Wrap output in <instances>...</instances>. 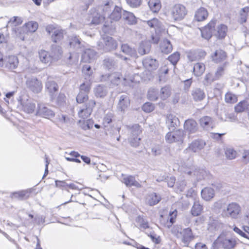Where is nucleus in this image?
<instances>
[{
	"instance_id": "5701e85b",
	"label": "nucleus",
	"mask_w": 249,
	"mask_h": 249,
	"mask_svg": "<svg viewBox=\"0 0 249 249\" xmlns=\"http://www.w3.org/2000/svg\"><path fill=\"white\" fill-rule=\"evenodd\" d=\"M143 66L148 71H153L158 67V62L155 59L151 57H146L142 61Z\"/></svg>"
},
{
	"instance_id": "774afa93",
	"label": "nucleus",
	"mask_w": 249,
	"mask_h": 249,
	"mask_svg": "<svg viewBox=\"0 0 249 249\" xmlns=\"http://www.w3.org/2000/svg\"><path fill=\"white\" fill-rule=\"evenodd\" d=\"M225 101L228 103H234L236 102L237 98L235 95L231 93H227L225 95Z\"/></svg>"
},
{
	"instance_id": "3c124183",
	"label": "nucleus",
	"mask_w": 249,
	"mask_h": 249,
	"mask_svg": "<svg viewBox=\"0 0 249 249\" xmlns=\"http://www.w3.org/2000/svg\"><path fill=\"white\" fill-rule=\"evenodd\" d=\"M224 150L225 156L227 159L232 160L236 157L237 152L233 148L227 147L224 149Z\"/></svg>"
},
{
	"instance_id": "7ed1b4c3",
	"label": "nucleus",
	"mask_w": 249,
	"mask_h": 249,
	"mask_svg": "<svg viewBox=\"0 0 249 249\" xmlns=\"http://www.w3.org/2000/svg\"><path fill=\"white\" fill-rule=\"evenodd\" d=\"M171 13L172 18L174 20H181L186 15L187 10L184 5L177 4L171 8Z\"/></svg>"
},
{
	"instance_id": "cd10ccee",
	"label": "nucleus",
	"mask_w": 249,
	"mask_h": 249,
	"mask_svg": "<svg viewBox=\"0 0 249 249\" xmlns=\"http://www.w3.org/2000/svg\"><path fill=\"white\" fill-rule=\"evenodd\" d=\"M184 127L186 131L193 133L197 130V124L194 120L188 119L185 122Z\"/></svg>"
},
{
	"instance_id": "58836bf2",
	"label": "nucleus",
	"mask_w": 249,
	"mask_h": 249,
	"mask_svg": "<svg viewBox=\"0 0 249 249\" xmlns=\"http://www.w3.org/2000/svg\"><path fill=\"white\" fill-rule=\"evenodd\" d=\"M122 9L118 6H114L113 11L111 13L109 18L114 21H118L122 17Z\"/></svg>"
},
{
	"instance_id": "9d476101",
	"label": "nucleus",
	"mask_w": 249,
	"mask_h": 249,
	"mask_svg": "<svg viewBox=\"0 0 249 249\" xmlns=\"http://www.w3.org/2000/svg\"><path fill=\"white\" fill-rule=\"evenodd\" d=\"M36 115L46 119H50L55 116V113L52 109L43 104H38Z\"/></svg>"
},
{
	"instance_id": "a18cd8bd",
	"label": "nucleus",
	"mask_w": 249,
	"mask_h": 249,
	"mask_svg": "<svg viewBox=\"0 0 249 249\" xmlns=\"http://www.w3.org/2000/svg\"><path fill=\"white\" fill-rule=\"evenodd\" d=\"M116 65V61L112 58L107 57L103 60V65L104 68L111 70Z\"/></svg>"
},
{
	"instance_id": "de8ad7c7",
	"label": "nucleus",
	"mask_w": 249,
	"mask_h": 249,
	"mask_svg": "<svg viewBox=\"0 0 249 249\" xmlns=\"http://www.w3.org/2000/svg\"><path fill=\"white\" fill-rule=\"evenodd\" d=\"M150 50V45L147 42H142L138 48V53L142 55L148 53Z\"/></svg>"
},
{
	"instance_id": "338daca9",
	"label": "nucleus",
	"mask_w": 249,
	"mask_h": 249,
	"mask_svg": "<svg viewBox=\"0 0 249 249\" xmlns=\"http://www.w3.org/2000/svg\"><path fill=\"white\" fill-rule=\"evenodd\" d=\"M68 63L71 65L76 64L78 61V56L76 53H70L67 58Z\"/></svg>"
},
{
	"instance_id": "c756f323",
	"label": "nucleus",
	"mask_w": 249,
	"mask_h": 249,
	"mask_svg": "<svg viewBox=\"0 0 249 249\" xmlns=\"http://www.w3.org/2000/svg\"><path fill=\"white\" fill-rule=\"evenodd\" d=\"M123 19L129 25H133L136 23L137 19L134 14L126 11H123L122 14Z\"/></svg>"
},
{
	"instance_id": "6ab92c4d",
	"label": "nucleus",
	"mask_w": 249,
	"mask_h": 249,
	"mask_svg": "<svg viewBox=\"0 0 249 249\" xmlns=\"http://www.w3.org/2000/svg\"><path fill=\"white\" fill-rule=\"evenodd\" d=\"M18 63V57L14 55L9 56L6 57L4 60L5 67L10 70H13L17 68Z\"/></svg>"
},
{
	"instance_id": "f03ea898",
	"label": "nucleus",
	"mask_w": 249,
	"mask_h": 249,
	"mask_svg": "<svg viewBox=\"0 0 249 249\" xmlns=\"http://www.w3.org/2000/svg\"><path fill=\"white\" fill-rule=\"evenodd\" d=\"M129 131L130 135L129 142L131 145L133 147L138 146L141 140L140 135L142 132V128L139 124H135L129 127Z\"/></svg>"
},
{
	"instance_id": "1a4fd4ad",
	"label": "nucleus",
	"mask_w": 249,
	"mask_h": 249,
	"mask_svg": "<svg viewBox=\"0 0 249 249\" xmlns=\"http://www.w3.org/2000/svg\"><path fill=\"white\" fill-rule=\"evenodd\" d=\"M183 136V131L178 130L173 133H168L165 136V140L168 143H172L174 142H182Z\"/></svg>"
},
{
	"instance_id": "c9c22d12",
	"label": "nucleus",
	"mask_w": 249,
	"mask_h": 249,
	"mask_svg": "<svg viewBox=\"0 0 249 249\" xmlns=\"http://www.w3.org/2000/svg\"><path fill=\"white\" fill-rule=\"evenodd\" d=\"M201 194L202 198L206 201H209L213 197L214 191L211 188L206 187L202 190Z\"/></svg>"
},
{
	"instance_id": "f257e3e1",
	"label": "nucleus",
	"mask_w": 249,
	"mask_h": 249,
	"mask_svg": "<svg viewBox=\"0 0 249 249\" xmlns=\"http://www.w3.org/2000/svg\"><path fill=\"white\" fill-rule=\"evenodd\" d=\"M98 46L99 50L108 52L116 49L117 43L112 37L102 35V37L98 42Z\"/></svg>"
},
{
	"instance_id": "603ef678",
	"label": "nucleus",
	"mask_w": 249,
	"mask_h": 249,
	"mask_svg": "<svg viewBox=\"0 0 249 249\" xmlns=\"http://www.w3.org/2000/svg\"><path fill=\"white\" fill-rule=\"evenodd\" d=\"M171 89L168 86H165L160 89V96L162 100H165L168 98L171 95Z\"/></svg>"
},
{
	"instance_id": "423d86ee",
	"label": "nucleus",
	"mask_w": 249,
	"mask_h": 249,
	"mask_svg": "<svg viewBox=\"0 0 249 249\" xmlns=\"http://www.w3.org/2000/svg\"><path fill=\"white\" fill-rule=\"evenodd\" d=\"M35 190V188H31L26 190L14 192L11 193L10 197L13 199L20 201L26 200L30 197L31 194L33 193Z\"/></svg>"
},
{
	"instance_id": "79ce46f5",
	"label": "nucleus",
	"mask_w": 249,
	"mask_h": 249,
	"mask_svg": "<svg viewBox=\"0 0 249 249\" xmlns=\"http://www.w3.org/2000/svg\"><path fill=\"white\" fill-rule=\"evenodd\" d=\"M227 27L223 24H221L217 27V30H215L214 36L218 38H223L226 36Z\"/></svg>"
},
{
	"instance_id": "412c9836",
	"label": "nucleus",
	"mask_w": 249,
	"mask_h": 249,
	"mask_svg": "<svg viewBox=\"0 0 249 249\" xmlns=\"http://www.w3.org/2000/svg\"><path fill=\"white\" fill-rule=\"evenodd\" d=\"M38 55L39 60L42 63L49 65L53 61H54L50 53L45 50H40L38 52Z\"/></svg>"
},
{
	"instance_id": "dca6fc26",
	"label": "nucleus",
	"mask_w": 249,
	"mask_h": 249,
	"mask_svg": "<svg viewBox=\"0 0 249 249\" xmlns=\"http://www.w3.org/2000/svg\"><path fill=\"white\" fill-rule=\"evenodd\" d=\"M166 123L170 130H174L179 126L180 122L178 117L173 114H170L166 117Z\"/></svg>"
},
{
	"instance_id": "2eb2a0df",
	"label": "nucleus",
	"mask_w": 249,
	"mask_h": 249,
	"mask_svg": "<svg viewBox=\"0 0 249 249\" xmlns=\"http://www.w3.org/2000/svg\"><path fill=\"white\" fill-rule=\"evenodd\" d=\"M45 88L51 96V101L54 99V93L58 90V86L54 81L50 78L47 79L45 84Z\"/></svg>"
},
{
	"instance_id": "72a5a7b5",
	"label": "nucleus",
	"mask_w": 249,
	"mask_h": 249,
	"mask_svg": "<svg viewBox=\"0 0 249 249\" xmlns=\"http://www.w3.org/2000/svg\"><path fill=\"white\" fill-rule=\"evenodd\" d=\"M114 5L113 2L111 0L107 1L101 9H99V11L101 10L103 11L102 15L106 18H108L111 14V8H114Z\"/></svg>"
},
{
	"instance_id": "09e8293b",
	"label": "nucleus",
	"mask_w": 249,
	"mask_h": 249,
	"mask_svg": "<svg viewBox=\"0 0 249 249\" xmlns=\"http://www.w3.org/2000/svg\"><path fill=\"white\" fill-rule=\"evenodd\" d=\"M121 74L118 72H114L110 73L109 82L114 86L119 85L121 81Z\"/></svg>"
},
{
	"instance_id": "b1692460",
	"label": "nucleus",
	"mask_w": 249,
	"mask_h": 249,
	"mask_svg": "<svg viewBox=\"0 0 249 249\" xmlns=\"http://www.w3.org/2000/svg\"><path fill=\"white\" fill-rule=\"evenodd\" d=\"M205 145V142L203 140L195 141L190 144L186 150H191L193 152H196L202 149Z\"/></svg>"
},
{
	"instance_id": "4d7b16f0",
	"label": "nucleus",
	"mask_w": 249,
	"mask_h": 249,
	"mask_svg": "<svg viewBox=\"0 0 249 249\" xmlns=\"http://www.w3.org/2000/svg\"><path fill=\"white\" fill-rule=\"evenodd\" d=\"M248 102L246 101H243L240 102L235 107L234 109L235 112L240 113L246 111L247 106Z\"/></svg>"
},
{
	"instance_id": "2f4dec72",
	"label": "nucleus",
	"mask_w": 249,
	"mask_h": 249,
	"mask_svg": "<svg viewBox=\"0 0 249 249\" xmlns=\"http://www.w3.org/2000/svg\"><path fill=\"white\" fill-rule=\"evenodd\" d=\"M122 51L125 54L131 57L136 58L138 57L136 50L127 44H123L121 46Z\"/></svg>"
},
{
	"instance_id": "6e6d98bb",
	"label": "nucleus",
	"mask_w": 249,
	"mask_h": 249,
	"mask_svg": "<svg viewBox=\"0 0 249 249\" xmlns=\"http://www.w3.org/2000/svg\"><path fill=\"white\" fill-rule=\"evenodd\" d=\"M165 180L167 182V184L169 187H172L174 186L176 178L174 177H170L169 178L168 177H162L157 179L158 182H160Z\"/></svg>"
},
{
	"instance_id": "39448f33",
	"label": "nucleus",
	"mask_w": 249,
	"mask_h": 249,
	"mask_svg": "<svg viewBox=\"0 0 249 249\" xmlns=\"http://www.w3.org/2000/svg\"><path fill=\"white\" fill-rule=\"evenodd\" d=\"M26 85L29 89L36 93L40 92L42 89L41 82L35 77L28 78Z\"/></svg>"
},
{
	"instance_id": "4c0bfd02",
	"label": "nucleus",
	"mask_w": 249,
	"mask_h": 249,
	"mask_svg": "<svg viewBox=\"0 0 249 249\" xmlns=\"http://www.w3.org/2000/svg\"><path fill=\"white\" fill-rule=\"evenodd\" d=\"M249 12V7L248 6L242 8L239 13L238 21L243 24L247 21V17Z\"/></svg>"
},
{
	"instance_id": "5fc2aeb1",
	"label": "nucleus",
	"mask_w": 249,
	"mask_h": 249,
	"mask_svg": "<svg viewBox=\"0 0 249 249\" xmlns=\"http://www.w3.org/2000/svg\"><path fill=\"white\" fill-rule=\"evenodd\" d=\"M106 18L103 15H100L97 12H94L93 14L92 19L91 23L93 24H98L103 21Z\"/></svg>"
},
{
	"instance_id": "13d9d810",
	"label": "nucleus",
	"mask_w": 249,
	"mask_h": 249,
	"mask_svg": "<svg viewBox=\"0 0 249 249\" xmlns=\"http://www.w3.org/2000/svg\"><path fill=\"white\" fill-rule=\"evenodd\" d=\"M158 91L155 89H150L148 90L147 96L152 101H156L159 98Z\"/></svg>"
},
{
	"instance_id": "680f3d73",
	"label": "nucleus",
	"mask_w": 249,
	"mask_h": 249,
	"mask_svg": "<svg viewBox=\"0 0 249 249\" xmlns=\"http://www.w3.org/2000/svg\"><path fill=\"white\" fill-rule=\"evenodd\" d=\"M216 80H217V79L215 75L208 73L205 76L204 83L205 85H209Z\"/></svg>"
},
{
	"instance_id": "052dcab7",
	"label": "nucleus",
	"mask_w": 249,
	"mask_h": 249,
	"mask_svg": "<svg viewBox=\"0 0 249 249\" xmlns=\"http://www.w3.org/2000/svg\"><path fill=\"white\" fill-rule=\"evenodd\" d=\"M22 21L21 18L15 16L10 18L8 22V25L12 26H17L20 25L22 23Z\"/></svg>"
},
{
	"instance_id": "4468645a",
	"label": "nucleus",
	"mask_w": 249,
	"mask_h": 249,
	"mask_svg": "<svg viewBox=\"0 0 249 249\" xmlns=\"http://www.w3.org/2000/svg\"><path fill=\"white\" fill-rule=\"evenodd\" d=\"M46 31L50 34L51 32L53 33L51 36L52 40L54 42H58L61 40L65 34V31L62 30L54 29L53 31L50 26H47L46 27Z\"/></svg>"
},
{
	"instance_id": "e433bc0d",
	"label": "nucleus",
	"mask_w": 249,
	"mask_h": 249,
	"mask_svg": "<svg viewBox=\"0 0 249 249\" xmlns=\"http://www.w3.org/2000/svg\"><path fill=\"white\" fill-rule=\"evenodd\" d=\"M208 16V12L206 9L200 7L196 12L195 18L198 21H203L207 18Z\"/></svg>"
},
{
	"instance_id": "8fccbe9b",
	"label": "nucleus",
	"mask_w": 249,
	"mask_h": 249,
	"mask_svg": "<svg viewBox=\"0 0 249 249\" xmlns=\"http://www.w3.org/2000/svg\"><path fill=\"white\" fill-rule=\"evenodd\" d=\"M14 30L15 32L16 36L21 40H24L25 35L27 33L26 27L24 25L22 27L18 28H15Z\"/></svg>"
},
{
	"instance_id": "e2e57ef3",
	"label": "nucleus",
	"mask_w": 249,
	"mask_h": 249,
	"mask_svg": "<svg viewBox=\"0 0 249 249\" xmlns=\"http://www.w3.org/2000/svg\"><path fill=\"white\" fill-rule=\"evenodd\" d=\"M52 101L55 102L57 106H62L65 102V96L63 93H59L58 96L56 98L54 97V99Z\"/></svg>"
},
{
	"instance_id": "7c9ffc66",
	"label": "nucleus",
	"mask_w": 249,
	"mask_h": 249,
	"mask_svg": "<svg viewBox=\"0 0 249 249\" xmlns=\"http://www.w3.org/2000/svg\"><path fill=\"white\" fill-rule=\"evenodd\" d=\"M94 92L97 97L104 98L107 95L108 90L106 86L99 84L94 89Z\"/></svg>"
},
{
	"instance_id": "a211bd4d",
	"label": "nucleus",
	"mask_w": 249,
	"mask_h": 249,
	"mask_svg": "<svg viewBox=\"0 0 249 249\" xmlns=\"http://www.w3.org/2000/svg\"><path fill=\"white\" fill-rule=\"evenodd\" d=\"M140 79V77L138 74H125L123 77V84L126 86H133V83L139 82Z\"/></svg>"
},
{
	"instance_id": "aec40b11",
	"label": "nucleus",
	"mask_w": 249,
	"mask_h": 249,
	"mask_svg": "<svg viewBox=\"0 0 249 249\" xmlns=\"http://www.w3.org/2000/svg\"><path fill=\"white\" fill-rule=\"evenodd\" d=\"M49 53L53 60L56 61L61 58L62 56L63 51L60 46L53 44L51 46Z\"/></svg>"
},
{
	"instance_id": "6e6552de",
	"label": "nucleus",
	"mask_w": 249,
	"mask_h": 249,
	"mask_svg": "<svg viewBox=\"0 0 249 249\" xmlns=\"http://www.w3.org/2000/svg\"><path fill=\"white\" fill-rule=\"evenodd\" d=\"M216 22L215 19L212 20L201 30V36L203 38L208 40L213 35L214 36Z\"/></svg>"
},
{
	"instance_id": "69168bd1",
	"label": "nucleus",
	"mask_w": 249,
	"mask_h": 249,
	"mask_svg": "<svg viewBox=\"0 0 249 249\" xmlns=\"http://www.w3.org/2000/svg\"><path fill=\"white\" fill-rule=\"evenodd\" d=\"M179 58V53L178 52H176L170 55L168 57V60L174 66H175L178 63Z\"/></svg>"
},
{
	"instance_id": "4be33fe9",
	"label": "nucleus",
	"mask_w": 249,
	"mask_h": 249,
	"mask_svg": "<svg viewBox=\"0 0 249 249\" xmlns=\"http://www.w3.org/2000/svg\"><path fill=\"white\" fill-rule=\"evenodd\" d=\"M199 123L201 126L207 130H210L214 127L213 121L209 116H204L201 118Z\"/></svg>"
},
{
	"instance_id": "f8f14e48",
	"label": "nucleus",
	"mask_w": 249,
	"mask_h": 249,
	"mask_svg": "<svg viewBox=\"0 0 249 249\" xmlns=\"http://www.w3.org/2000/svg\"><path fill=\"white\" fill-rule=\"evenodd\" d=\"M96 104L95 101L94 100H89L86 104V108L81 109L78 112L79 117L82 119H86L89 117L91 114L93 108Z\"/></svg>"
},
{
	"instance_id": "473e14b6",
	"label": "nucleus",
	"mask_w": 249,
	"mask_h": 249,
	"mask_svg": "<svg viewBox=\"0 0 249 249\" xmlns=\"http://www.w3.org/2000/svg\"><path fill=\"white\" fill-rule=\"evenodd\" d=\"M69 46L71 48L77 50L81 48V39L78 36H72L69 38Z\"/></svg>"
},
{
	"instance_id": "0eeeda50",
	"label": "nucleus",
	"mask_w": 249,
	"mask_h": 249,
	"mask_svg": "<svg viewBox=\"0 0 249 249\" xmlns=\"http://www.w3.org/2000/svg\"><path fill=\"white\" fill-rule=\"evenodd\" d=\"M219 244L224 249H233L236 245V241L233 238H228L219 236L214 242L213 244Z\"/></svg>"
},
{
	"instance_id": "ea45409f",
	"label": "nucleus",
	"mask_w": 249,
	"mask_h": 249,
	"mask_svg": "<svg viewBox=\"0 0 249 249\" xmlns=\"http://www.w3.org/2000/svg\"><path fill=\"white\" fill-rule=\"evenodd\" d=\"M146 23L150 28H154L156 33L158 31H160L162 29V24L157 18H154L147 20Z\"/></svg>"
},
{
	"instance_id": "bf43d9fd",
	"label": "nucleus",
	"mask_w": 249,
	"mask_h": 249,
	"mask_svg": "<svg viewBox=\"0 0 249 249\" xmlns=\"http://www.w3.org/2000/svg\"><path fill=\"white\" fill-rule=\"evenodd\" d=\"M69 155L70 156V157L65 156V158L68 161H73L78 163H80L81 162L79 159L76 158L77 157H80V154L78 152L75 151H71Z\"/></svg>"
},
{
	"instance_id": "c03bdc74",
	"label": "nucleus",
	"mask_w": 249,
	"mask_h": 249,
	"mask_svg": "<svg viewBox=\"0 0 249 249\" xmlns=\"http://www.w3.org/2000/svg\"><path fill=\"white\" fill-rule=\"evenodd\" d=\"M148 4L151 10L154 13L158 12L161 8L160 0H149Z\"/></svg>"
},
{
	"instance_id": "f704fd0d",
	"label": "nucleus",
	"mask_w": 249,
	"mask_h": 249,
	"mask_svg": "<svg viewBox=\"0 0 249 249\" xmlns=\"http://www.w3.org/2000/svg\"><path fill=\"white\" fill-rule=\"evenodd\" d=\"M160 200V196L155 193L149 194L146 198V202L150 206H154L158 204Z\"/></svg>"
},
{
	"instance_id": "864d4df0",
	"label": "nucleus",
	"mask_w": 249,
	"mask_h": 249,
	"mask_svg": "<svg viewBox=\"0 0 249 249\" xmlns=\"http://www.w3.org/2000/svg\"><path fill=\"white\" fill-rule=\"evenodd\" d=\"M24 26L26 27L27 33H34L36 32L38 28V23L35 21H29L25 23Z\"/></svg>"
},
{
	"instance_id": "37998d69",
	"label": "nucleus",
	"mask_w": 249,
	"mask_h": 249,
	"mask_svg": "<svg viewBox=\"0 0 249 249\" xmlns=\"http://www.w3.org/2000/svg\"><path fill=\"white\" fill-rule=\"evenodd\" d=\"M203 207L198 201H196L191 209V213L194 216H198L201 213Z\"/></svg>"
},
{
	"instance_id": "20e7f679",
	"label": "nucleus",
	"mask_w": 249,
	"mask_h": 249,
	"mask_svg": "<svg viewBox=\"0 0 249 249\" xmlns=\"http://www.w3.org/2000/svg\"><path fill=\"white\" fill-rule=\"evenodd\" d=\"M240 212L241 207L239 205L236 203L232 202L230 203L226 209L223 210V214L226 216L237 219Z\"/></svg>"
},
{
	"instance_id": "bb28decb",
	"label": "nucleus",
	"mask_w": 249,
	"mask_h": 249,
	"mask_svg": "<svg viewBox=\"0 0 249 249\" xmlns=\"http://www.w3.org/2000/svg\"><path fill=\"white\" fill-rule=\"evenodd\" d=\"M21 105L23 110L28 113H33L36 108V104L31 99L27 100L26 101H22Z\"/></svg>"
},
{
	"instance_id": "a19ab883",
	"label": "nucleus",
	"mask_w": 249,
	"mask_h": 249,
	"mask_svg": "<svg viewBox=\"0 0 249 249\" xmlns=\"http://www.w3.org/2000/svg\"><path fill=\"white\" fill-rule=\"evenodd\" d=\"M160 48L162 53H168L172 50V45L169 40L164 39L160 43Z\"/></svg>"
},
{
	"instance_id": "0e129e2a",
	"label": "nucleus",
	"mask_w": 249,
	"mask_h": 249,
	"mask_svg": "<svg viewBox=\"0 0 249 249\" xmlns=\"http://www.w3.org/2000/svg\"><path fill=\"white\" fill-rule=\"evenodd\" d=\"M88 93L80 91L76 97V101L78 103H82L88 99Z\"/></svg>"
},
{
	"instance_id": "f3484780",
	"label": "nucleus",
	"mask_w": 249,
	"mask_h": 249,
	"mask_svg": "<svg viewBox=\"0 0 249 249\" xmlns=\"http://www.w3.org/2000/svg\"><path fill=\"white\" fill-rule=\"evenodd\" d=\"M179 234L181 235L182 242L186 246L194 238L192 230L189 228L183 229L181 232H179Z\"/></svg>"
},
{
	"instance_id": "9b49d317",
	"label": "nucleus",
	"mask_w": 249,
	"mask_h": 249,
	"mask_svg": "<svg viewBox=\"0 0 249 249\" xmlns=\"http://www.w3.org/2000/svg\"><path fill=\"white\" fill-rule=\"evenodd\" d=\"M120 180L124 183L127 187L134 186L137 187H140V183L137 182L135 177L132 176H127L124 174H121V176H118Z\"/></svg>"
},
{
	"instance_id": "ddd939ff",
	"label": "nucleus",
	"mask_w": 249,
	"mask_h": 249,
	"mask_svg": "<svg viewBox=\"0 0 249 249\" xmlns=\"http://www.w3.org/2000/svg\"><path fill=\"white\" fill-rule=\"evenodd\" d=\"M129 106L130 100L127 95L124 94L119 97L117 106V109L118 111L124 112Z\"/></svg>"
},
{
	"instance_id": "a878e982",
	"label": "nucleus",
	"mask_w": 249,
	"mask_h": 249,
	"mask_svg": "<svg viewBox=\"0 0 249 249\" xmlns=\"http://www.w3.org/2000/svg\"><path fill=\"white\" fill-rule=\"evenodd\" d=\"M212 60L216 63L224 61L227 58L226 53L222 50H216L213 55H212Z\"/></svg>"
},
{
	"instance_id": "49530a36",
	"label": "nucleus",
	"mask_w": 249,
	"mask_h": 249,
	"mask_svg": "<svg viewBox=\"0 0 249 249\" xmlns=\"http://www.w3.org/2000/svg\"><path fill=\"white\" fill-rule=\"evenodd\" d=\"M194 73L196 76H201L205 71V66L203 63H197L194 66Z\"/></svg>"
},
{
	"instance_id": "393cba45",
	"label": "nucleus",
	"mask_w": 249,
	"mask_h": 249,
	"mask_svg": "<svg viewBox=\"0 0 249 249\" xmlns=\"http://www.w3.org/2000/svg\"><path fill=\"white\" fill-rule=\"evenodd\" d=\"M96 52L91 49H87L84 51L82 55V59L85 62H90L96 57Z\"/></svg>"
},
{
	"instance_id": "c85d7f7f",
	"label": "nucleus",
	"mask_w": 249,
	"mask_h": 249,
	"mask_svg": "<svg viewBox=\"0 0 249 249\" xmlns=\"http://www.w3.org/2000/svg\"><path fill=\"white\" fill-rule=\"evenodd\" d=\"M191 94L193 99L196 102L201 101L206 96L204 90L200 88L193 89Z\"/></svg>"
}]
</instances>
